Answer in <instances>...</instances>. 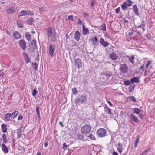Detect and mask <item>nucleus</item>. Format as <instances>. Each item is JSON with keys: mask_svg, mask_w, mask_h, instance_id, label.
I'll return each mask as SVG.
<instances>
[{"mask_svg": "<svg viewBox=\"0 0 155 155\" xmlns=\"http://www.w3.org/2000/svg\"><path fill=\"white\" fill-rule=\"evenodd\" d=\"M91 129V127L90 125L88 124H85L83 126L81 127V130L82 134L85 135H87L90 133Z\"/></svg>", "mask_w": 155, "mask_h": 155, "instance_id": "nucleus-1", "label": "nucleus"}, {"mask_svg": "<svg viewBox=\"0 0 155 155\" xmlns=\"http://www.w3.org/2000/svg\"><path fill=\"white\" fill-rule=\"evenodd\" d=\"M134 2L131 0H126L121 5V7L123 10H126L128 7L131 6Z\"/></svg>", "mask_w": 155, "mask_h": 155, "instance_id": "nucleus-2", "label": "nucleus"}, {"mask_svg": "<svg viewBox=\"0 0 155 155\" xmlns=\"http://www.w3.org/2000/svg\"><path fill=\"white\" fill-rule=\"evenodd\" d=\"M36 48V41L33 40L29 46L28 50L30 52L33 53L34 52Z\"/></svg>", "mask_w": 155, "mask_h": 155, "instance_id": "nucleus-3", "label": "nucleus"}, {"mask_svg": "<svg viewBox=\"0 0 155 155\" xmlns=\"http://www.w3.org/2000/svg\"><path fill=\"white\" fill-rule=\"evenodd\" d=\"M87 98L85 95H83L80 96L75 101V103L76 104L80 102L81 103H83L87 101Z\"/></svg>", "mask_w": 155, "mask_h": 155, "instance_id": "nucleus-4", "label": "nucleus"}, {"mask_svg": "<svg viewBox=\"0 0 155 155\" xmlns=\"http://www.w3.org/2000/svg\"><path fill=\"white\" fill-rule=\"evenodd\" d=\"M96 133L98 136L103 137L106 135L107 131L104 128H100L97 130Z\"/></svg>", "mask_w": 155, "mask_h": 155, "instance_id": "nucleus-5", "label": "nucleus"}, {"mask_svg": "<svg viewBox=\"0 0 155 155\" xmlns=\"http://www.w3.org/2000/svg\"><path fill=\"white\" fill-rule=\"evenodd\" d=\"M34 14L32 12L30 11L23 10L20 12L18 15V16H25V15H31L32 16Z\"/></svg>", "mask_w": 155, "mask_h": 155, "instance_id": "nucleus-6", "label": "nucleus"}, {"mask_svg": "<svg viewBox=\"0 0 155 155\" xmlns=\"http://www.w3.org/2000/svg\"><path fill=\"white\" fill-rule=\"evenodd\" d=\"M128 70V67L125 64H120L119 70H120L121 72L126 73L127 72Z\"/></svg>", "mask_w": 155, "mask_h": 155, "instance_id": "nucleus-7", "label": "nucleus"}, {"mask_svg": "<svg viewBox=\"0 0 155 155\" xmlns=\"http://www.w3.org/2000/svg\"><path fill=\"white\" fill-rule=\"evenodd\" d=\"M55 50L54 46L52 44H50L48 48L49 54L50 56H53Z\"/></svg>", "mask_w": 155, "mask_h": 155, "instance_id": "nucleus-8", "label": "nucleus"}, {"mask_svg": "<svg viewBox=\"0 0 155 155\" xmlns=\"http://www.w3.org/2000/svg\"><path fill=\"white\" fill-rule=\"evenodd\" d=\"M19 47L23 50L25 49L26 47V43L23 40H20L18 42Z\"/></svg>", "mask_w": 155, "mask_h": 155, "instance_id": "nucleus-9", "label": "nucleus"}, {"mask_svg": "<svg viewBox=\"0 0 155 155\" xmlns=\"http://www.w3.org/2000/svg\"><path fill=\"white\" fill-rule=\"evenodd\" d=\"M74 64L76 67H78V69H79L82 67L81 60L78 58L75 59V60Z\"/></svg>", "mask_w": 155, "mask_h": 155, "instance_id": "nucleus-10", "label": "nucleus"}, {"mask_svg": "<svg viewBox=\"0 0 155 155\" xmlns=\"http://www.w3.org/2000/svg\"><path fill=\"white\" fill-rule=\"evenodd\" d=\"M99 42L100 44L104 47L108 46L110 44L109 43L105 41L101 37L100 38Z\"/></svg>", "mask_w": 155, "mask_h": 155, "instance_id": "nucleus-11", "label": "nucleus"}, {"mask_svg": "<svg viewBox=\"0 0 155 155\" xmlns=\"http://www.w3.org/2000/svg\"><path fill=\"white\" fill-rule=\"evenodd\" d=\"M82 34L83 35H88L89 33V30L85 28V26L84 23L82 24Z\"/></svg>", "mask_w": 155, "mask_h": 155, "instance_id": "nucleus-12", "label": "nucleus"}, {"mask_svg": "<svg viewBox=\"0 0 155 155\" xmlns=\"http://www.w3.org/2000/svg\"><path fill=\"white\" fill-rule=\"evenodd\" d=\"M80 35L81 34L78 31H75L74 35V38L77 41H78L80 40Z\"/></svg>", "mask_w": 155, "mask_h": 155, "instance_id": "nucleus-13", "label": "nucleus"}, {"mask_svg": "<svg viewBox=\"0 0 155 155\" xmlns=\"http://www.w3.org/2000/svg\"><path fill=\"white\" fill-rule=\"evenodd\" d=\"M110 58L113 60H115L117 59L118 56L114 52L110 53L109 54Z\"/></svg>", "mask_w": 155, "mask_h": 155, "instance_id": "nucleus-14", "label": "nucleus"}, {"mask_svg": "<svg viewBox=\"0 0 155 155\" xmlns=\"http://www.w3.org/2000/svg\"><path fill=\"white\" fill-rule=\"evenodd\" d=\"M13 36L16 39H18L21 38V36L20 34L17 31H15L14 32Z\"/></svg>", "mask_w": 155, "mask_h": 155, "instance_id": "nucleus-15", "label": "nucleus"}, {"mask_svg": "<svg viewBox=\"0 0 155 155\" xmlns=\"http://www.w3.org/2000/svg\"><path fill=\"white\" fill-rule=\"evenodd\" d=\"M15 7H11L6 10V13L9 14H12L15 13Z\"/></svg>", "mask_w": 155, "mask_h": 155, "instance_id": "nucleus-16", "label": "nucleus"}, {"mask_svg": "<svg viewBox=\"0 0 155 155\" xmlns=\"http://www.w3.org/2000/svg\"><path fill=\"white\" fill-rule=\"evenodd\" d=\"M130 119L132 120L134 122L137 123L139 122V120L137 117H136L133 114H131L130 116Z\"/></svg>", "mask_w": 155, "mask_h": 155, "instance_id": "nucleus-17", "label": "nucleus"}, {"mask_svg": "<svg viewBox=\"0 0 155 155\" xmlns=\"http://www.w3.org/2000/svg\"><path fill=\"white\" fill-rule=\"evenodd\" d=\"M133 11L134 14L137 16H139V13L138 9L137 8V5L135 4L133 6Z\"/></svg>", "mask_w": 155, "mask_h": 155, "instance_id": "nucleus-18", "label": "nucleus"}, {"mask_svg": "<svg viewBox=\"0 0 155 155\" xmlns=\"http://www.w3.org/2000/svg\"><path fill=\"white\" fill-rule=\"evenodd\" d=\"M46 32L48 38H49L51 35L52 33V28L50 27H49L47 29Z\"/></svg>", "mask_w": 155, "mask_h": 155, "instance_id": "nucleus-19", "label": "nucleus"}, {"mask_svg": "<svg viewBox=\"0 0 155 155\" xmlns=\"http://www.w3.org/2000/svg\"><path fill=\"white\" fill-rule=\"evenodd\" d=\"M11 114L10 113H7L4 116V120L7 122L8 121L11 117Z\"/></svg>", "mask_w": 155, "mask_h": 155, "instance_id": "nucleus-20", "label": "nucleus"}, {"mask_svg": "<svg viewBox=\"0 0 155 155\" xmlns=\"http://www.w3.org/2000/svg\"><path fill=\"white\" fill-rule=\"evenodd\" d=\"M130 80L132 83H138L139 82V78L137 77H135L131 78Z\"/></svg>", "mask_w": 155, "mask_h": 155, "instance_id": "nucleus-21", "label": "nucleus"}, {"mask_svg": "<svg viewBox=\"0 0 155 155\" xmlns=\"http://www.w3.org/2000/svg\"><path fill=\"white\" fill-rule=\"evenodd\" d=\"M2 151L5 153H6L8 152V149L5 144L4 143L2 144Z\"/></svg>", "mask_w": 155, "mask_h": 155, "instance_id": "nucleus-22", "label": "nucleus"}, {"mask_svg": "<svg viewBox=\"0 0 155 155\" xmlns=\"http://www.w3.org/2000/svg\"><path fill=\"white\" fill-rule=\"evenodd\" d=\"M18 112L17 111L15 110L11 114V117L12 119H15L18 114Z\"/></svg>", "mask_w": 155, "mask_h": 155, "instance_id": "nucleus-23", "label": "nucleus"}, {"mask_svg": "<svg viewBox=\"0 0 155 155\" xmlns=\"http://www.w3.org/2000/svg\"><path fill=\"white\" fill-rule=\"evenodd\" d=\"M25 38L28 41H30L31 39V37L29 32H26L25 35Z\"/></svg>", "mask_w": 155, "mask_h": 155, "instance_id": "nucleus-24", "label": "nucleus"}, {"mask_svg": "<svg viewBox=\"0 0 155 155\" xmlns=\"http://www.w3.org/2000/svg\"><path fill=\"white\" fill-rule=\"evenodd\" d=\"M2 130L3 133H6L7 131V128L6 125L3 124L1 125Z\"/></svg>", "mask_w": 155, "mask_h": 155, "instance_id": "nucleus-25", "label": "nucleus"}, {"mask_svg": "<svg viewBox=\"0 0 155 155\" xmlns=\"http://www.w3.org/2000/svg\"><path fill=\"white\" fill-rule=\"evenodd\" d=\"M21 129V127H19L17 133L18 138V139H19L22 135Z\"/></svg>", "mask_w": 155, "mask_h": 155, "instance_id": "nucleus-26", "label": "nucleus"}, {"mask_svg": "<svg viewBox=\"0 0 155 155\" xmlns=\"http://www.w3.org/2000/svg\"><path fill=\"white\" fill-rule=\"evenodd\" d=\"M77 138L78 140H81L84 139V136L81 134H78L77 135Z\"/></svg>", "mask_w": 155, "mask_h": 155, "instance_id": "nucleus-27", "label": "nucleus"}, {"mask_svg": "<svg viewBox=\"0 0 155 155\" xmlns=\"http://www.w3.org/2000/svg\"><path fill=\"white\" fill-rule=\"evenodd\" d=\"M140 140V137L139 136H137V137L136 139V142L135 143V147L136 148L137 147L138 144L139 143Z\"/></svg>", "mask_w": 155, "mask_h": 155, "instance_id": "nucleus-28", "label": "nucleus"}, {"mask_svg": "<svg viewBox=\"0 0 155 155\" xmlns=\"http://www.w3.org/2000/svg\"><path fill=\"white\" fill-rule=\"evenodd\" d=\"M39 107L38 106H37L36 108V113L38 115V118L39 119V120H40L41 119V117L40 116V113L39 112Z\"/></svg>", "mask_w": 155, "mask_h": 155, "instance_id": "nucleus-29", "label": "nucleus"}, {"mask_svg": "<svg viewBox=\"0 0 155 155\" xmlns=\"http://www.w3.org/2000/svg\"><path fill=\"white\" fill-rule=\"evenodd\" d=\"M128 58H129V59L130 62L132 64H134V58L135 57L133 55L130 57L128 56Z\"/></svg>", "mask_w": 155, "mask_h": 155, "instance_id": "nucleus-30", "label": "nucleus"}, {"mask_svg": "<svg viewBox=\"0 0 155 155\" xmlns=\"http://www.w3.org/2000/svg\"><path fill=\"white\" fill-rule=\"evenodd\" d=\"M140 112L141 110L140 109L137 108H135L134 110L133 113L138 114L140 113Z\"/></svg>", "mask_w": 155, "mask_h": 155, "instance_id": "nucleus-31", "label": "nucleus"}, {"mask_svg": "<svg viewBox=\"0 0 155 155\" xmlns=\"http://www.w3.org/2000/svg\"><path fill=\"white\" fill-rule=\"evenodd\" d=\"M135 87V85L134 84H131L130 87L129 91L131 92H132L134 90Z\"/></svg>", "mask_w": 155, "mask_h": 155, "instance_id": "nucleus-32", "label": "nucleus"}, {"mask_svg": "<svg viewBox=\"0 0 155 155\" xmlns=\"http://www.w3.org/2000/svg\"><path fill=\"white\" fill-rule=\"evenodd\" d=\"M105 76L107 80L109 79L110 77L112 75V73L111 72H109L105 74Z\"/></svg>", "mask_w": 155, "mask_h": 155, "instance_id": "nucleus-33", "label": "nucleus"}, {"mask_svg": "<svg viewBox=\"0 0 155 155\" xmlns=\"http://www.w3.org/2000/svg\"><path fill=\"white\" fill-rule=\"evenodd\" d=\"M72 94L73 95H76L78 92V90L75 87L72 88Z\"/></svg>", "mask_w": 155, "mask_h": 155, "instance_id": "nucleus-34", "label": "nucleus"}, {"mask_svg": "<svg viewBox=\"0 0 155 155\" xmlns=\"http://www.w3.org/2000/svg\"><path fill=\"white\" fill-rule=\"evenodd\" d=\"M129 98L130 99V100L133 102L135 103L137 101L136 99V98L133 96H130L129 97Z\"/></svg>", "mask_w": 155, "mask_h": 155, "instance_id": "nucleus-35", "label": "nucleus"}, {"mask_svg": "<svg viewBox=\"0 0 155 155\" xmlns=\"http://www.w3.org/2000/svg\"><path fill=\"white\" fill-rule=\"evenodd\" d=\"M131 83V80L130 81L129 80H127L124 81V83L125 85L128 86L130 85Z\"/></svg>", "mask_w": 155, "mask_h": 155, "instance_id": "nucleus-36", "label": "nucleus"}, {"mask_svg": "<svg viewBox=\"0 0 155 155\" xmlns=\"http://www.w3.org/2000/svg\"><path fill=\"white\" fill-rule=\"evenodd\" d=\"M111 109L109 108H107L105 110H104V111L105 112H106L107 114H110L113 115L112 114L111 112Z\"/></svg>", "mask_w": 155, "mask_h": 155, "instance_id": "nucleus-37", "label": "nucleus"}, {"mask_svg": "<svg viewBox=\"0 0 155 155\" xmlns=\"http://www.w3.org/2000/svg\"><path fill=\"white\" fill-rule=\"evenodd\" d=\"M2 138L3 140L4 143H6L8 142V141L7 140L6 135L3 134L2 135Z\"/></svg>", "mask_w": 155, "mask_h": 155, "instance_id": "nucleus-38", "label": "nucleus"}, {"mask_svg": "<svg viewBox=\"0 0 155 155\" xmlns=\"http://www.w3.org/2000/svg\"><path fill=\"white\" fill-rule=\"evenodd\" d=\"M17 25L18 26L19 28H22L23 27V24L20 21L17 22Z\"/></svg>", "mask_w": 155, "mask_h": 155, "instance_id": "nucleus-39", "label": "nucleus"}, {"mask_svg": "<svg viewBox=\"0 0 155 155\" xmlns=\"http://www.w3.org/2000/svg\"><path fill=\"white\" fill-rule=\"evenodd\" d=\"M34 19L32 18H30L29 20L28 21V23L31 25H32L34 22Z\"/></svg>", "mask_w": 155, "mask_h": 155, "instance_id": "nucleus-40", "label": "nucleus"}, {"mask_svg": "<svg viewBox=\"0 0 155 155\" xmlns=\"http://www.w3.org/2000/svg\"><path fill=\"white\" fill-rule=\"evenodd\" d=\"M150 150L149 149H147L144 151H143L142 153L140 155H147V152H148Z\"/></svg>", "mask_w": 155, "mask_h": 155, "instance_id": "nucleus-41", "label": "nucleus"}, {"mask_svg": "<svg viewBox=\"0 0 155 155\" xmlns=\"http://www.w3.org/2000/svg\"><path fill=\"white\" fill-rule=\"evenodd\" d=\"M31 65L32 66V67L35 70H36L38 69V66L37 65L35 61V63H33L31 64Z\"/></svg>", "mask_w": 155, "mask_h": 155, "instance_id": "nucleus-42", "label": "nucleus"}, {"mask_svg": "<svg viewBox=\"0 0 155 155\" xmlns=\"http://www.w3.org/2000/svg\"><path fill=\"white\" fill-rule=\"evenodd\" d=\"M88 137L91 140H95L96 139L94 137V136L93 135V134H90Z\"/></svg>", "mask_w": 155, "mask_h": 155, "instance_id": "nucleus-43", "label": "nucleus"}, {"mask_svg": "<svg viewBox=\"0 0 155 155\" xmlns=\"http://www.w3.org/2000/svg\"><path fill=\"white\" fill-rule=\"evenodd\" d=\"M75 18H76L78 20V24H81L82 25L83 23L84 24V23L80 19L78 18V17H75Z\"/></svg>", "mask_w": 155, "mask_h": 155, "instance_id": "nucleus-44", "label": "nucleus"}, {"mask_svg": "<svg viewBox=\"0 0 155 155\" xmlns=\"http://www.w3.org/2000/svg\"><path fill=\"white\" fill-rule=\"evenodd\" d=\"M37 90L35 89H34L32 92V95L33 96H35L37 94Z\"/></svg>", "mask_w": 155, "mask_h": 155, "instance_id": "nucleus-45", "label": "nucleus"}, {"mask_svg": "<svg viewBox=\"0 0 155 155\" xmlns=\"http://www.w3.org/2000/svg\"><path fill=\"white\" fill-rule=\"evenodd\" d=\"M101 29L103 31H105L106 30V24L105 23H104L101 26Z\"/></svg>", "mask_w": 155, "mask_h": 155, "instance_id": "nucleus-46", "label": "nucleus"}, {"mask_svg": "<svg viewBox=\"0 0 155 155\" xmlns=\"http://www.w3.org/2000/svg\"><path fill=\"white\" fill-rule=\"evenodd\" d=\"M24 59L25 60L26 63L27 64H28V63L30 62V59L28 56L25 58Z\"/></svg>", "mask_w": 155, "mask_h": 155, "instance_id": "nucleus-47", "label": "nucleus"}, {"mask_svg": "<svg viewBox=\"0 0 155 155\" xmlns=\"http://www.w3.org/2000/svg\"><path fill=\"white\" fill-rule=\"evenodd\" d=\"M51 39L52 42H54L56 41V38L55 36H52L51 37Z\"/></svg>", "mask_w": 155, "mask_h": 155, "instance_id": "nucleus-48", "label": "nucleus"}, {"mask_svg": "<svg viewBox=\"0 0 155 155\" xmlns=\"http://www.w3.org/2000/svg\"><path fill=\"white\" fill-rule=\"evenodd\" d=\"M146 37L149 40H150L151 38V35L149 33L147 34Z\"/></svg>", "mask_w": 155, "mask_h": 155, "instance_id": "nucleus-49", "label": "nucleus"}, {"mask_svg": "<svg viewBox=\"0 0 155 155\" xmlns=\"http://www.w3.org/2000/svg\"><path fill=\"white\" fill-rule=\"evenodd\" d=\"M95 0H93L91 2V6L93 7L94 6V4H95Z\"/></svg>", "mask_w": 155, "mask_h": 155, "instance_id": "nucleus-50", "label": "nucleus"}, {"mask_svg": "<svg viewBox=\"0 0 155 155\" xmlns=\"http://www.w3.org/2000/svg\"><path fill=\"white\" fill-rule=\"evenodd\" d=\"M141 26H145V21L144 20H143L141 22Z\"/></svg>", "mask_w": 155, "mask_h": 155, "instance_id": "nucleus-51", "label": "nucleus"}, {"mask_svg": "<svg viewBox=\"0 0 155 155\" xmlns=\"http://www.w3.org/2000/svg\"><path fill=\"white\" fill-rule=\"evenodd\" d=\"M68 19L70 21H73V17L72 15H70L68 17Z\"/></svg>", "mask_w": 155, "mask_h": 155, "instance_id": "nucleus-52", "label": "nucleus"}, {"mask_svg": "<svg viewBox=\"0 0 155 155\" xmlns=\"http://www.w3.org/2000/svg\"><path fill=\"white\" fill-rule=\"evenodd\" d=\"M23 54L24 56V58L28 56V55L25 52H23Z\"/></svg>", "mask_w": 155, "mask_h": 155, "instance_id": "nucleus-53", "label": "nucleus"}, {"mask_svg": "<svg viewBox=\"0 0 155 155\" xmlns=\"http://www.w3.org/2000/svg\"><path fill=\"white\" fill-rule=\"evenodd\" d=\"M4 73L3 71H0V77H2L4 75Z\"/></svg>", "mask_w": 155, "mask_h": 155, "instance_id": "nucleus-54", "label": "nucleus"}, {"mask_svg": "<svg viewBox=\"0 0 155 155\" xmlns=\"http://www.w3.org/2000/svg\"><path fill=\"white\" fill-rule=\"evenodd\" d=\"M22 119H23V117H22V116L21 115H20L18 116L17 120H22Z\"/></svg>", "mask_w": 155, "mask_h": 155, "instance_id": "nucleus-55", "label": "nucleus"}, {"mask_svg": "<svg viewBox=\"0 0 155 155\" xmlns=\"http://www.w3.org/2000/svg\"><path fill=\"white\" fill-rule=\"evenodd\" d=\"M120 7H119L116 9L115 12L117 14H118L119 13L118 12L120 10Z\"/></svg>", "mask_w": 155, "mask_h": 155, "instance_id": "nucleus-56", "label": "nucleus"}, {"mask_svg": "<svg viewBox=\"0 0 155 155\" xmlns=\"http://www.w3.org/2000/svg\"><path fill=\"white\" fill-rule=\"evenodd\" d=\"M67 147V145H66L65 143H64L63 144V148L64 149L65 148Z\"/></svg>", "mask_w": 155, "mask_h": 155, "instance_id": "nucleus-57", "label": "nucleus"}, {"mask_svg": "<svg viewBox=\"0 0 155 155\" xmlns=\"http://www.w3.org/2000/svg\"><path fill=\"white\" fill-rule=\"evenodd\" d=\"M105 37L107 38H110L109 35L107 34H105Z\"/></svg>", "mask_w": 155, "mask_h": 155, "instance_id": "nucleus-58", "label": "nucleus"}, {"mask_svg": "<svg viewBox=\"0 0 155 155\" xmlns=\"http://www.w3.org/2000/svg\"><path fill=\"white\" fill-rule=\"evenodd\" d=\"M124 115V112L122 111H120V115L121 117H123Z\"/></svg>", "mask_w": 155, "mask_h": 155, "instance_id": "nucleus-59", "label": "nucleus"}, {"mask_svg": "<svg viewBox=\"0 0 155 155\" xmlns=\"http://www.w3.org/2000/svg\"><path fill=\"white\" fill-rule=\"evenodd\" d=\"M139 114V116L141 118H143V115L142 113H140Z\"/></svg>", "mask_w": 155, "mask_h": 155, "instance_id": "nucleus-60", "label": "nucleus"}, {"mask_svg": "<svg viewBox=\"0 0 155 155\" xmlns=\"http://www.w3.org/2000/svg\"><path fill=\"white\" fill-rule=\"evenodd\" d=\"M121 148L122 147H117V149L118 150V151L120 153H121L122 152Z\"/></svg>", "mask_w": 155, "mask_h": 155, "instance_id": "nucleus-61", "label": "nucleus"}, {"mask_svg": "<svg viewBox=\"0 0 155 155\" xmlns=\"http://www.w3.org/2000/svg\"><path fill=\"white\" fill-rule=\"evenodd\" d=\"M48 145V143L47 141H45L44 144V146L45 147H47Z\"/></svg>", "mask_w": 155, "mask_h": 155, "instance_id": "nucleus-62", "label": "nucleus"}, {"mask_svg": "<svg viewBox=\"0 0 155 155\" xmlns=\"http://www.w3.org/2000/svg\"><path fill=\"white\" fill-rule=\"evenodd\" d=\"M107 102L108 103L110 106H113V104L111 103V102L110 101H107Z\"/></svg>", "mask_w": 155, "mask_h": 155, "instance_id": "nucleus-63", "label": "nucleus"}, {"mask_svg": "<svg viewBox=\"0 0 155 155\" xmlns=\"http://www.w3.org/2000/svg\"><path fill=\"white\" fill-rule=\"evenodd\" d=\"M152 62L151 61H147V64H148V65H150L151 64Z\"/></svg>", "mask_w": 155, "mask_h": 155, "instance_id": "nucleus-64", "label": "nucleus"}]
</instances>
